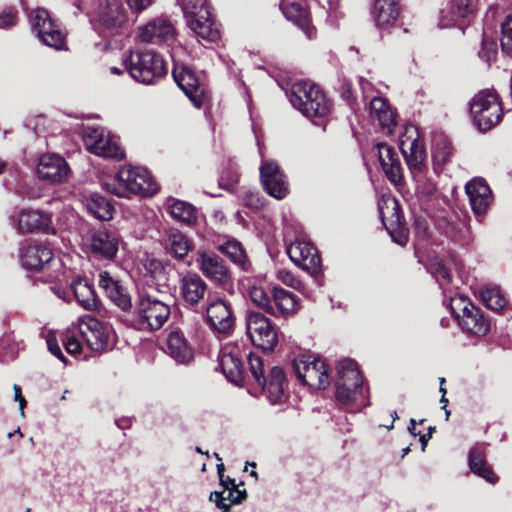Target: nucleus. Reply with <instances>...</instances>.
Segmentation results:
<instances>
[{"label": "nucleus", "instance_id": "473e14b6", "mask_svg": "<svg viewBox=\"0 0 512 512\" xmlns=\"http://www.w3.org/2000/svg\"><path fill=\"white\" fill-rule=\"evenodd\" d=\"M219 364L226 378L239 384L243 380V364L237 355V349L234 347H225L220 351Z\"/></svg>", "mask_w": 512, "mask_h": 512}, {"label": "nucleus", "instance_id": "a19ab883", "mask_svg": "<svg viewBox=\"0 0 512 512\" xmlns=\"http://www.w3.org/2000/svg\"><path fill=\"white\" fill-rule=\"evenodd\" d=\"M170 215L177 221L191 226L197 221L196 208L185 201L170 198L167 200Z\"/></svg>", "mask_w": 512, "mask_h": 512}, {"label": "nucleus", "instance_id": "774afa93", "mask_svg": "<svg viewBox=\"0 0 512 512\" xmlns=\"http://www.w3.org/2000/svg\"><path fill=\"white\" fill-rule=\"evenodd\" d=\"M116 425L120 429H127V428H129L131 426V420L129 418L116 420Z\"/></svg>", "mask_w": 512, "mask_h": 512}, {"label": "nucleus", "instance_id": "e433bc0d", "mask_svg": "<svg viewBox=\"0 0 512 512\" xmlns=\"http://www.w3.org/2000/svg\"><path fill=\"white\" fill-rule=\"evenodd\" d=\"M370 115L374 120H377L383 129H387L388 133L392 132L396 124L395 113L382 97H374L369 105Z\"/></svg>", "mask_w": 512, "mask_h": 512}, {"label": "nucleus", "instance_id": "6ab92c4d", "mask_svg": "<svg viewBox=\"0 0 512 512\" xmlns=\"http://www.w3.org/2000/svg\"><path fill=\"white\" fill-rule=\"evenodd\" d=\"M206 320L214 333L228 335L235 324L230 303L222 298L211 300L206 307Z\"/></svg>", "mask_w": 512, "mask_h": 512}, {"label": "nucleus", "instance_id": "ea45409f", "mask_svg": "<svg viewBox=\"0 0 512 512\" xmlns=\"http://www.w3.org/2000/svg\"><path fill=\"white\" fill-rule=\"evenodd\" d=\"M272 298L276 315L290 316L296 313L299 309L295 296L280 287H274L272 290Z\"/></svg>", "mask_w": 512, "mask_h": 512}, {"label": "nucleus", "instance_id": "a18cd8bd", "mask_svg": "<svg viewBox=\"0 0 512 512\" xmlns=\"http://www.w3.org/2000/svg\"><path fill=\"white\" fill-rule=\"evenodd\" d=\"M482 302L493 311H500L506 305V299L497 286H487L480 291Z\"/></svg>", "mask_w": 512, "mask_h": 512}, {"label": "nucleus", "instance_id": "c85d7f7f", "mask_svg": "<svg viewBox=\"0 0 512 512\" xmlns=\"http://www.w3.org/2000/svg\"><path fill=\"white\" fill-rule=\"evenodd\" d=\"M186 22L198 41L215 42L220 37L218 26L211 16L210 9H202L199 15L186 19Z\"/></svg>", "mask_w": 512, "mask_h": 512}, {"label": "nucleus", "instance_id": "b1692460", "mask_svg": "<svg viewBox=\"0 0 512 512\" xmlns=\"http://www.w3.org/2000/svg\"><path fill=\"white\" fill-rule=\"evenodd\" d=\"M70 168L61 156L47 153L40 157L37 174L38 177L50 183H62L69 177Z\"/></svg>", "mask_w": 512, "mask_h": 512}, {"label": "nucleus", "instance_id": "393cba45", "mask_svg": "<svg viewBox=\"0 0 512 512\" xmlns=\"http://www.w3.org/2000/svg\"><path fill=\"white\" fill-rule=\"evenodd\" d=\"M172 74L181 90L199 108L202 105L204 87L196 73L190 67L175 65Z\"/></svg>", "mask_w": 512, "mask_h": 512}, {"label": "nucleus", "instance_id": "a211bd4d", "mask_svg": "<svg viewBox=\"0 0 512 512\" xmlns=\"http://www.w3.org/2000/svg\"><path fill=\"white\" fill-rule=\"evenodd\" d=\"M260 166V179L264 190L276 199H283L289 193V184L279 165L271 159H264L262 149Z\"/></svg>", "mask_w": 512, "mask_h": 512}, {"label": "nucleus", "instance_id": "f03ea898", "mask_svg": "<svg viewBox=\"0 0 512 512\" xmlns=\"http://www.w3.org/2000/svg\"><path fill=\"white\" fill-rule=\"evenodd\" d=\"M78 12H86L91 16L95 30L104 37L112 35L125 22V15L117 0H75Z\"/></svg>", "mask_w": 512, "mask_h": 512}, {"label": "nucleus", "instance_id": "a878e982", "mask_svg": "<svg viewBox=\"0 0 512 512\" xmlns=\"http://www.w3.org/2000/svg\"><path fill=\"white\" fill-rule=\"evenodd\" d=\"M175 30L172 23L165 18H156L140 28L141 42L161 45L173 40Z\"/></svg>", "mask_w": 512, "mask_h": 512}, {"label": "nucleus", "instance_id": "864d4df0", "mask_svg": "<svg viewBox=\"0 0 512 512\" xmlns=\"http://www.w3.org/2000/svg\"><path fill=\"white\" fill-rule=\"evenodd\" d=\"M452 153V148L450 144L443 140L441 143L435 145L433 149V158L434 161L438 164H445L449 161Z\"/></svg>", "mask_w": 512, "mask_h": 512}, {"label": "nucleus", "instance_id": "09e8293b", "mask_svg": "<svg viewBox=\"0 0 512 512\" xmlns=\"http://www.w3.org/2000/svg\"><path fill=\"white\" fill-rule=\"evenodd\" d=\"M500 45L502 53L512 57V16L507 15L500 25Z\"/></svg>", "mask_w": 512, "mask_h": 512}, {"label": "nucleus", "instance_id": "13d9d810", "mask_svg": "<svg viewBox=\"0 0 512 512\" xmlns=\"http://www.w3.org/2000/svg\"><path fill=\"white\" fill-rule=\"evenodd\" d=\"M277 279L283 284L294 289H300L302 286L301 281L298 280L290 271L286 269H279L277 271Z\"/></svg>", "mask_w": 512, "mask_h": 512}, {"label": "nucleus", "instance_id": "6e6552de", "mask_svg": "<svg viewBox=\"0 0 512 512\" xmlns=\"http://www.w3.org/2000/svg\"><path fill=\"white\" fill-rule=\"evenodd\" d=\"M22 266L29 270L45 271L52 269L47 281L54 282L52 276L65 268L60 259L53 256L52 250L42 243H30L21 252Z\"/></svg>", "mask_w": 512, "mask_h": 512}, {"label": "nucleus", "instance_id": "052dcab7", "mask_svg": "<svg viewBox=\"0 0 512 512\" xmlns=\"http://www.w3.org/2000/svg\"><path fill=\"white\" fill-rule=\"evenodd\" d=\"M17 22V15L15 11L8 10L0 14V28L7 29L14 26Z\"/></svg>", "mask_w": 512, "mask_h": 512}, {"label": "nucleus", "instance_id": "423d86ee", "mask_svg": "<svg viewBox=\"0 0 512 512\" xmlns=\"http://www.w3.org/2000/svg\"><path fill=\"white\" fill-rule=\"evenodd\" d=\"M171 314L170 305L151 295H139L134 312L133 325L141 331L152 332L163 327Z\"/></svg>", "mask_w": 512, "mask_h": 512}, {"label": "nucleus", "instance_id": "4c0bfd02", "mask_svg": "<svg viewBox=\"0 0 512 512\" xmlns=\"http://www.w3.org/2000/svg\"><path fill=\"white\" fill-rule=\"evenodd\" d=\"M50 224V217L39 210H23L17 219V229L20 232L44 230Z\"/></svg>", "mask_w": 512, "mask_h": 512}, {"label": "nucleus", "instance_id": "0eeeda50", "mask_svg": "<svg viewBox=\"0 0 512 512\" xmlns=\"http://www.w3.org/2000/svg\"><path fill=\"white\" fill-rule=\"evenodd\" d=\"M501 105L497 96L488 90L480 91L470 102V111L475 125L486 131L501 120Z\"/></svg>", "mask_w": 512, "mask_h": 512}, {"label": "nucleus", "instance_id": "e2e57ef3", "mask_svg": "<svg viewBox=\"0 0 512 512\" xmlns=\"http://www.w3.org/2000/svg\"><path fill=\"white\" fill-rule=\"evenodd\" d=\"M47 345H48V349L49 351L54 355L56 356L58 359H60L61 361L65 362V357H64V354L62 353L61 351V348L60 346L58 345L56 339L52 338L51 336H49L47 338Z\"/></svg>", "mask_w": 512, "mask_h": 512}, {"label": "nucleus", "instance_id": "72a5a7b5", "mask_svg": "<svg viewBox=\"0 0 512 512\" xmlns=\"http://www.w3.org/2000/svg\"><path fill=\"white\" fill-rule=\"evenodd\" d=\"M281 10L285 18L297 25L309 39L315 37V28L311 25L308 10L296 2L284 3Z\"/></svg>", "mask_w": 512, "mask_h": 512}, {"label": "nucleus", "instance_id": "cd10ccee", "mask_svg": "<svg viewBox=\"0 0 512 512\" xmlns=\"http://www.w3.org/2000/svg\"><path fill=\"white\" fill-rule=\"evenodd\" d=\"M99 287L104 290L107 297L121 310L132 308L131 298L121 283L112 277L109 272L101 271L98 275Z\"/></svg>", "mask_w": 512, "mask_h": 512}, {"label": "nucleus", "instance_id": "c756f323", "mask_svg": "<svg viewBox=\"0 0 512 512\" xmlns=\"http://www.w3.org/2000/svg\"><path fill=\"white\" fill-rule=\"evenodd\" d=\"M161 243L165 252L176 260H183L193 248L191 240L175 228L164 231Z\"/></svg>", "mask_w": 512, "mask_h": 512}, {"label": "nucleus", "instance_id": "39448f33", "mask_svg": "<svg viewBox=\"0 0 512 512\" xmlns=\"http://www.w3.org/2000/svg\"><path fill=\"white\" fill-rule=\"evenodd\" d=\"M336 398L344 406L357 405V410L368 405L363 378L357 363L352 359H344L338 363Z\"/></svg>", "mask_w": 512, "mask_h": 512}, {"label": "nucleus", "instance_id": "bb28decb", "mask_svg": "<svg viewBox=\"0 0 512 512\" xmlns=\"http://www.w3.org/2000/svg\"><path fill=\"white\" fill-rule=\"evenodd\" d=\"M262 392L271 404L282 403L285 399L286 376L283 369L274 366L270 369L267 377L258 383Z\"/></svg>", "mask_w": 512, "mask_h": 512}, {"label": "nucleus", "instance_id": "1a4fd4ad", "mask_svg": "<svg viewBox=\"0 0 512 512\" xmlns=\"http://www.w3.org/2000/svg\"><path fill=\"white\" fill-rule=\"evenodd\" d=\"M82 137L87 150L95 155L115 160H121L124 157L118 138L104 128L85 127Z\"/></svg>", "mask_w": 512, "mask_h": 512}, {"label": "nucleus", "instance_id": "412c9836", "mask_svg": "<svg viewBox=\"0 0 512 512\" xmlns=\"http://www.w3.org/2000/svg\"><path fill=\"white\" fill-rule=\"evenodd\" d=\"M208 284L196 272H186L179 278V295L186 306L195 308L204 301Z\"/></svg>", "mask_w": 512, "mask_h": 512}, {"label": "nucleus", "instance_id": "ddd939ff", "mask_svg": "<svg viewBox=\"0 0 512 512\" xmlns=\"http://www.w3.org/2000/svg\"><path fill=\"white\" fill-rule=\"evenodd\" d=\"M32 30L37 33L43 44L57 50L65 44V35L59 25L50 17L44 8H37L29 15Z\"/></svg>", "mask_w": 512, "mask_h": 512}, {"label": "nucleus", "instance_id": "5fc2aeb1", "mask_svg": "<svg viewBox=\"0 0 512 512\" xmlns=\"http://www.w3.org/2000/svg\"><path fill=\"white\" fill-rule=\"evenodd\" d=\"M247 358H248V364L250 367V371H251L253 377L255 378L257 383H261V380L264 378V375H263L264 364H263L262 358L259 355H256L253 353H250Z\"/></svg>", "mask_w": 512, "mask_h": 512}, {"label": "nucleus", "instance_id": "4be33fe9", "mask_svg": "<svg viewBox=\"0 0 512 512\" xmlns=\"http://www.w3.org/2000/svg\"><path fill=\"white\" fill-rule=\"evenodd\" d=\"M290 259L303 270L315 274L320 270L321 259L316 247L309 241L296 240L287 247Z\"/></svg>", "mask_w": 512, "mask_h": 512}, {"label": "nucleus", "instance_id": "2f4dec72", "mask_svg": "<svg viewBox=\"0 0 512 512\" xmlns=\"http://www.w3.org/2000/svg\"><path fill=\"white\" fill-rule=\"evenodd\" d=\"M379 162L387 178L397 184L402 180V168L395 150L384 143L377 144Z\"/></svg>", "mask_w": 512, "mask_h": 512}, {"label": "nucleus", "instance_id": "9d476101", "mask_svg": "<svg viewBox=\"0 0 512 512\" xmlns=\"http://www.w3.org/2000/svg\"><path fill=\"white\" fill-rule=\"evenodd\" d=\"M298 379L314 389H325L330 378L325 363L312 355H300L293 360Z\"/></svg>", "mask_w": 512, "mask_h": 512}, {"label": "nucleus", "instance_id": "dca6fc26", "mask_svg": "<svg viewBox=\"0 0 512 512\" xmlns=\"http://www.w3.org/2000/svg\"><path fill=\"white\" fill-rule=\"evenodd\" d=\"M82 241L90 253L107 260L116 256L120 244L119 235L108 229L90 230L83 236Z\"/></svg>", "mask_w": 512, "mask_h": 512}, {"label": "nucleus", "instance_id": "7ed1b4c3", "mask_svg": "<svg viewBox=\"0 0 512 512\" xmlns=\"http://www.w3.org/2000/svg\"><path fill=\"white\" fill-rule=\"evenodd\" d=\"M124 70L137 82L151 85L163 78L167 73L163 57L153 51H127L122 56Z\"/></svg>", "mask_w": 512, "mask_h": 512}, {"label": "nucleus", "instance_id": "9b49d317", "mask_svg": "<svg viewBox=\"0 0 512 512\" xmlns=\"http://www.w3.org/2000/svg\"><path fill=\"white\" fill-rule=\"evenodd\" d=\"M246 330L251 342L263 350L271 351L278 343L276 327L269 318L260 312L249 311L247 313Z\"/></svg>", "mask_w": 512, "mask_h": 512}, {"label": "nucleus", "instance_id": "58836bf2", "mask_svg": "<svg viewBox=\"0 0 512 512\" xmlns=\"http://www.w3.org/2000/svg\"><path fill=\"white\" fill-rule=\"evenodd\" d=\"M458 323L463 330L475 336H484L490 327L489 322L475 306L470 309L469 313L463 315Z\"/></svg>", "mask_w": 512, "mask_h": 512}, {"label": "nucleus", "instance_id": "2eb2a0df", "mask_svg": "<svg viewBox=\"0 0 512 512\" xmlns=\"http://www.w3.org/2000/svg\"><path fill=\"white\" fill-rule=\"evenodd\" d=\"M79 334L91 350L101 352L110 347L113 330L98 319L86 316L79 319Z\"/></svg>", "mask_w": 512, "mask_h": 512}, {"label": "nucleus", "instance_id": "5701e85b", "mask_svg": "<svg viewBox=\"0 0 512 512\" xmlns=\"http://www.w3.org/2000/svg\"><path fill=\"white\" fill-rule=\"evenodd\" d=\"M465 192L473 213L477 217L484 216L494 200L492 190L485 179L481 177L471 179L465 185Z\"/></svg>", "mask_w": 512, "mask_h": 512}, {"label": "nucleus", "instance_id": "0e129e2a", "mask_svg": "<svg viewBox=\"0 0 512 512\" xmlns=\"http://www.w3.org/2000/svg\"><path fill=\"white\" fill-rule=\"evenodd\" d=\"M153 0H127L131 9L141 11L152 4Z\"/></svg>", "mask_w": 512, "mask_h": 512}, {"label": "nucleus", "instance_id": "20e7f679", "mask_svg": "<svg viewBox=\"0 0 512 512\" xmlns=\"http://www.w3.org/2000/svg\"><path fill=\"white\" fill-rule=\"evenodd\" d=\"M290 102L305 117L320 125L321 120L331 111V102L314 83L299 81L293 84Z\"/></svg>", "mask_w": 512, "mask_h": 512}, {"label": "nucleus", "instance_id": "de8ad7c7", "mask_svg": "<svg viewBox=\"0 0 512 512\" xmlns=\"http://www.w3.org/2000/svg\"><path fill=\"white\" fill-rule=\"evenodd\" d=\"M251 301L265 312L276 315L269 293L262 287L253 286L249 291Z\"/></svg>", "mask_w": 512, "mask_h": 512}, {"label": "nucleus", "instance_id": "49530a36", "mask_svg": "<svg viewBox=\"0 0 512 512\" xmlns=\"http://www.w3.org/2000/svg\"><path fill=\"white\" fill-rule=\"evenodd\" d=\"M88 210L100 220L112 218V205L102 196L93 195L87 203Z\"/></svg>", "mask_w": 512, "mask_h": 512}, {"label": "nucleus", "instance_id": "f257e3e1", "mask_svg": "<svg viewBox=\"0 0 512 512\" xmlns=\"http://www.w3.org/2000/svg\"><path fill=\"white\" fill-rule=\"evenodd\" d=\"M107 192L118 197L130 198L133 195L150 196L158 191V185L143 167L124 166L102 182Z\"/></svg>", "mask_w": 512, "mask_h": 512}, {"label": "nucleus", "instance_id": "f8f14e48", "mask_svg": "<svg viewBox=\"0 0 512 512\" xmlns=\"http://www.w3.org/2000/svg\"><path fill=\"white\" fill-rule=\"evenodd\" d=\"M399 146L411 173L417 177L423 172L426 151L415 126L405 127L404 133L399 139Z\"/></svg>", "mask_w": 512, "mask_h": 512}, {"label": "nucleus", "instance_id": "37998d69", "mask_svg": "<svg viewBox=\"0 0 512 512\" xmlns=\"http://www.w3.org/2000/svg\"><path fill=\"white\" fill-rule=\"evenodd\" d=\"M428 271L436 279L444 292L451 291V271L445 262L438 259L432 260L428 266Z\"/></svg>", "mask_w": 512, "mask_h": 512}, {"label": "nucleus", "instance_id": "79ce46f5", "mask_svg": "<svg viewBox=\"0 0 512 512\" xmlns=\"http://www.w3.org/2000/svg\"><path fill=\"white\" fill-rule=\"evenodd\" d=\"M218 250L243 270H248L250 264L240 242L235 239H228L218 246Z\"/></svg>", "mask_w": 512, "mask_h": 512}, {"label": "nucleus", "instance_id": "aec40b11", "mask_svg": "<svg viewBox=\"0 0 512 512\" xmlns=\"http://www.w3.org/2000/svg\"><path fill=\"white\" fill-rule=\"evenodd\" d=\"M378 207L382 222L393 241L399 245H405L408 241V235L405 229L400 227L398 201L391 196H382L378 202Z\"/></svg>", "mask_w": 512, "mask_h": 512}, {"label": "nucleus", "instance_id": "69168bd1", "mask_svg": "<svg viewBox=\"0 0 512 512\" xmlns=\"http://www.w3.org/2000/svg\"><path fill=\"white\" fill-rule=\"evenodd\" d=\"M222 479H223V482H219V485L222 487V490L216 491L217 493H222V496H224V494L226 493L227 489L239 486V485H237L235 483V479H232L229 476L223 475Z\"/></svg>", "mask_w": 512, "mask_h": 512}, {"label": "nucleus", "instance_id": "8fccbe9b", "mask_svg": "<svg viewBox=\"0 0 512 512\" xmlns=\"http://www.w3.org/2000/svg\"><path fill=\"white\" fill-rule=\"evenodd\" d=\"M473 304L462 295H455L450 297L449 308L452 315L459 321L463 315L469 313L473 309Z\"/></svg>", "mask_w": 512, "mask_h": 512}, {"label": "nucleus", "instance_id": "f3484780", "mask_svg": "<svg viewBox=\"0 0 512 512\" xmlns=\"http://www.w3.org/2000/svg\"><path fill=\"white\" fill-rule=\"evenodd\" d=\"M200 272L215 286L226 288L232 283V275L224 260L213 252L198 251L196 258Z\"/></svg>", "mask_w": 512, "mask_h": 512}, {"label": "nucleus", "instance_id": "4468645a", "mask_svg": "<svg viewBox=\"0 0 512 512\" xmlns=\"http://www.w3.org/2000/svg\"><path fill=\"white\" fill-rule=\"evenodd\" d=\"M52 280L61 285H69L75 300L84 309L89 311L97 309L98 299L87 279L74 276L72 270L64 268L61 273L52 276Z\"/></svg>", "mask_w": 512, "mask_h": 512}, {"label": "nucleus", "instance_id": "f704fd0d", "mask_svg": "<svg viewBox=\"0 0 512 512\" xmlns=\"http://www.w3.org/2000/svg\"><path fill=\"white\" fill-rule=\"evenodd\" d=\"M399 1L375 0L374 16L379 29L387 30L395 25L400 12Z\"/></svg>", "mask_w": 512, "mask_h": 512}, {"label": "nucleus", "instance_id": "7c9ffc66", "mask_svg": "<svg viewBox=\"0 0 512 512\" xmlns=\"http://www.w3.org/2000/svg\"><path fill=\"white\" fill-rule=\"evenodd\" d=\"M165 352L176 362L188 364L194 358V351L183 332L173 330L166 341Z\"/></svg>", "mask_w": 512, "mask_h": 512}, {"label": "nucleus", "instance_id": "603ef678", "mask_svg": "<svg viewBox=\"0 0 512 512\" xmlns=\"http://www.w3.org/2000/svg\"><path fill=\"white\" fill-rule=\"evenodd\" d=\"M497 44L494 40L483 38L482 46L479 51V57L484 60L487 64H491L496 60L497 57Z\"/></svg>", "mask_w": 512, "mask_h": 512}, {"label": "nucleus", "instance_id": "338daca9", "mask_svg": "<svg viewBox=\"0 0 512 512\" xmlns=\"http://www.w3.org/2000/svg\"><path fill=\"white\" fill-rule=\"evenodd\" d=\"M13 390H14V399H15V401L19 402L20 411L23 414L24 407L26 406V400L22 395L21 387L17 384H14Z\"/></svg>", "mask_w": 512, "mask_h": 512}, {"label": "nucleus", "instance_id": "c03bdc74", "mask_svg": "<svg viewBox=\"0 0 512 512\" xmlns=\"http://www.w3.org/2000/svg\"><path fill=\"white\" fill-rule=\"evenodd\" d=\"M475 8L474 0H451L447 11L442 10L443 17L449 18V21H456L464 18L473 12Z\"/></svg>", "mask_w": 512, "mask_h": 512}, {"label": "nucleus", "instance_id": "680f3d73", "mask_svg": "<svg viewBox=\"0 0 512 512\" xmlns=\"http://www.w3.org/2000/svg\"><path fill=\"white\" fill-rule=\"evenodd\" d=\"M209 501L213 502L221 512H230L231 504H227V502H225V498L222 496V493L211 492L209 495Z\"/></svg>", "mask_w": 512, "mask_h": 512}, {"label": "nucleus", "instance_id": "6e6d98bb", "mask_svg": "<svg viewBox=\"0 0 512 512\" xmlns=\"http://www.w3.org/2000/svg\"><path fill=\"white\" fill-rule=\"evenodd\" d=\"M225 502L227 504H231V507L233 505H239L247 498V492L245 489H240L238 487L227 489L226 493L224 494Z\"/></svg>", "mask_w": 512, "mask_h": 512}, {"label": "nucleus", "instance_id": "4d7b16f0", "mask_svg": "<svg viewBox=\"0 0 512 512\" xmlns=\"http://www.w3.org/2000/svg\"><path fill=\"white\" fill-rule=\"evenodd\" d=\"M64 347L66 351L74 356H77L81 349L82 345L79 341V339L72 333L65 334L64 338L62 339Z\"/></svg>", "mask_w": 512, "mask_h": 512}, {"label": "nucleus", "instance_id": "c9c22d12", "mask_svg": "<svg viewBox=\"0 0 512 512\" xmlns=\"http://www.w3.org/2000/svg\"><path fill=\"white\" fill-rule=\"evenodd\" d=\"M469 466L474 474L484 478L487 482L494 484L498 481V477L485 460V446L483 444H477L470 450Z\"/></svg>", "mask_w": 512, "mask_h": 512}, {"label": "nucleus", "instance_id": "bf43d9fd", "mask_svg": "<svg viewBox=\"0 0 512 512\" xmlns=\"http://www.w3.org/2000/svg\"><path fill=\"white\" fill-rule=\"evenodd\" d=\"M242 203L250 208L258 209L262 206L261 199L259 197V194L257 192H253L250 190L244 191L242 196Z\"/></svg>", "mask_w": 512, "mask_h": 512}, {"label": "nucleus", "instance_id": "3c124183", "mask_svg": "<svg viewBox=\"0 0 512 512\" xmlns=\"http://www.w3.org/2000/svg\"><path fill=\"white\" fill-rule=\"evenodd\" d=\"M182 9L185 18H192L201 13V10H209L206 0H182Z\"/></svg>", "mask_w": 512, "mask_h": 512}]
</instances>
